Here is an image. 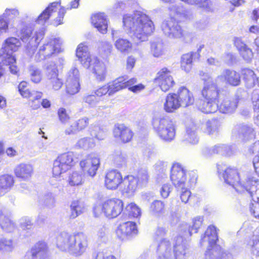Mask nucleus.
<instances>
[{
	"label": "nucleus",
	"mask_w": 259,
	"mask_h": 259,
	"mask_svg": "<svg viewBox=\"0 0 259 259\" xmlns=\"http://www.w3.org/2000/svg\"><path fill=\"white\" fill-rule=\"evenodd\" d=\"M122 23L123 29L135 41L147 40L155 29L153 21L140 11L123 15Z\"/></svg>",
	"instance_id": "nucleus-1"
},
{
	"label": "nucleus",
	"mask_w": 259,
	"mask_h": 259,
	"mask_svg": "<svg viewBox=\"0 0 259 259\" xmlns=\"http://www.w3.org/2000/svg\"><path fill=\"white\" fill-rule=\"evenodd\" d=\"M56 244L61 250L75 256H79L85 253L88 248V237L82 232L70 234L63 232L57 236Z\"/></svg>",
	"instance_id": "nucleus-2"
},
{
	"label": "nucleus",
	"mask_w": 259,
	"mask_h": 259,
	"mask_svg": "<svg viewBox=\"0 0 259 259\" xmlns=\"http://www.w3.org/2000/svg\"><path fill=\"white\" fill-rule=\"evenodd\" d=\"M225 165L218 164V172L222 175L225 182L234 188L236 192L244 193L249 191L248 187H253L255 181L249 174L241 175L237 170L231 167H225Z\"/></svg>",
	"instance_id": "nucleus-3"
},
{
	"label": "nucleus",
	"mask_w": 259,
	"mask_h": 259,
	"mask_svg": "<svg viewBox=\"0 0 259 259\" xmlns=\"http://www.w3.org/2000/svg\"><path fill=\"white\" fill-rule=\"evenodd\" d=\"M76 55L83 67L92 72L98 80H105L107 72L105 64L96 56L90 54L86 45L80 44L76 49Z\"/></svg>",
	"instance_id": "nucleus-4"
},
{
	"label": "nucleus",
	"mask_w": 259,
	"mask_h": 259,
	"mask_svg": "<svg viewBox=\"0 0 259 259\" xmlns=\"http://www.w3.org/2000/svg\"><path fill=\"white\" fill-rule=\"evenodd\" d=\"M202 241H207L209 246L205 253V259H230L231 255L228 253L220 246L216 245L218 235L216 228L213 226H209L202 238Z\"/></svg>",
	"instance_id": "nucleus-5"
},
{
	"label": "nucleus",
	"mask_w": 259,
	"mask_h": 259,
	"mask_svg": "<svg viewBox=\"0 0 259 259\" xmlns=\"http://www.w3.org/2000/svg\"><path fill=\"white\" fill-rule=\"evenodd\" d=\"M153 128L162 140L170 142L176 136V122L168 117H154L152 119Z\"/></svg>",
	"instance_id": "nucleus-6"
},
{
	"label": "nucleus",
	"mask_w": 259,
	"mask_h": 259,
	"mask_svg": "<svg viewBox=\"0 0 259 259\" xmlns=\"http://www.w3.org/2000/svg\"><path fill=\"white\" fill-rule=\"evenodd\" d=\"M123 202L119 199L110 198L97 203L93 209L95 217L103 214L108 218H115L120 214L123 209Z\"/></svg>",
	"instance_id": "nucleus-7"
},
{
	"label": "nucleus",
	"mask_w": 259,
	"mask_h": 259,
	"mask_svg": "<svg viewBox=\"0 0 259 259\" xmlns=\"http://www.w3.org/2000/svg\"><path fill=\"white\" fill-rule=\"evenodd\" d=\"M135 82L136 79L134 78L128 79L127 76H121L112 82L98 88L94 91V93L98 97H101L106 95L111 96L118 91L127 88Z\"/></svg>",
	"instance_id": "nucleus-8"
},
{
	"label": "nucleus",
	"mask_w": 259,
	"mask_h": 259,
	"mask_svg": "<svg viewBox=\"0 0 259 259\" xmlns=\"http://www.w3.org/2000/svg\"><path fill=\"white\" fill-rule=\"evenodd\" d=\"M44 35V28L34 32L31 27H24L21 29L20 37L23 42L27 43L26 50L29 55H32L34 53Z\"/></svg>",
	"instance_id": "nucleus-9"
},
{
	"label": "nucleus",
	"mask_w": 259,
	"mask_h": 259,
	"mask_svg": "<svg viewBox=\"0 0 259 259\" xmlns=\"http://www.w3.org/2000/svg\"><path fill=\"white\" fill-rule=\"evenodd\" d=\"M167 232L165 228L158 227L154 234V239L157 242V259H173L171 242L167 238L162 239Z\"/></svg>",
	"instance_id": "nucleus-10"
},
{
	"label": "nucleus",
	"mask_w": 259,
	"mask_h": 259,
	"mask_svg": "<svg viewBox=\"0 0 259 259\" xmlns=\"http://www.w3.org/2000/svg\"><path fill=\"white\" fill-rule=\"evenodd\" d=\"M66 9L61 6V1L51 3L38 17L35 22L36 23L44 25L49 18L52 16H56L55 19L58 25L62 23Z\"/></svg>",
	"instance_id": "nucleus-11"
},
{
	"label": "nucleus",
	"mask_w": 259,
	"mask_h": 259,
	"mask_svg": "<svg viewBox=\"0 0 259 259\" xmlns=\"http://www.w3.org/2000/svg\"><path fill=\"white\" fill-rule=\"evenodd\" d=\"M170 179L177 189H184L185 187H191L196 182V178L195 177L187 181V171L179 163L173 164L171 170Z\"/></svg>",
	"instance_id": "nucleus-12"
},
{
	"label": "nucleus",
	"mask_w": 259,
	"mask_h": 259,
	"mask_svg": "<svg viewBox=\"0 0 259 259\" xmlns=\"http://www.w3.org/2000/svg\"><path fill=\"white\" fill-rule=\"evenodd\" d=\"M74 154L68 152L58 156L54 161L52 173L54 177H60L61 175L74 166Z\"/></svg>",
	"instance_id": "nucleus-13"
},
{
	"label": "nucleus",
	"mask_w": 259,
	"mask_h": 259,
	"mask_svg": "<svg viewBox=\"0 0 259 259\" xmlns=\"http://www.w3.org/2000/svg\"><path fill=\"white\" fill-rule=\"evenodd\" d=\"M256 132L252 124L239 123L234 126L232 131L233 139L239 142H247L254 140Z\"/></svg>",
	"instance_id": "nucleus-14"
},
{
	"label": "nucleus",
	"mask_w": 259,
	"mask_h": 259,
	"mask_svg": "<svg viewBox=\"0 0 259 259\" xmlns=\"http://www.w3.org/2000/svg\"><path fill=\"white\" fill-rule=\"evenodd\" d=\"M62 41L60 38L50 39L46 40L44 45L40 47L36 58L38 61L50 58L53 54L61 51Z\"/></svg>",
	"instance_id": "nucleus-15"
},
{
	"label": "nucleus",
	"mask_w": 259,
	"mask_h": 259,
	"mask_svg": "<svg viewBox=\"0 0 259 259\" xmlns=\"http://www.w3.org/2000/svg\"><path fill=\"white\" fill-rule=\"evenodd\" d=\"M161 30L165 36L174 39H180L184 36L182 27L172 17L164 20L161 25Z\"/></svg>",
	"instance_id": "nucleus-16"
},
{
	"label": "nucleus",
	"mask_w": 259,
	"mask_h": 259,
	"mask_svg": "<svg viewBox=\"0 0 259 259\" xmlns=\"http://www.w3.org/2000/svg\"><path fill=\"white\" fill-rule=\"evenodd\" d=\"M67 92L74 95L80 90V73L76 67H72L67 73L65 77Z\"/></svg>",
	"instance_id": "nucleus-17"
},
{
	"label": "nucleus",
	"mask_w": 259,
	"mask_h": 259,
	"mask_svg": "<svg viewBox=\"0 0 259 259\" xmlns=\"http://www.w3.org/2000/svg\"><path fill=\"white\" fill-rule=\"evenodd\" d=\"M79 164L83 171L86 172L88 176L94 177L100 166V160L98 155L92 153L81 160Z\"/></svg>",
	"instance_id": "nucleus-18"
},
{
	"label": "nucleus",
	"mask_w": 259,
	"mask_h": 259,
	"mask_svg": "<svg viewBox=\"0 0 259 259\" xmlns=\"http://www.w3.org/2000/svg\"><path fill=\"white\" fill-rule=\"evenodd\" d=\"M155 81L164 92L169 91L175 84L170 71L166 68H163L158 72Z\"/></svg>",
	"instance_id": "nucleus-19"
},
{
	"label": "nucleus",
	"mask_w": 259,
	"mask_h": 259,
	"mask_svg": "<svg viewBox=\"0 0 259 259\" xmlns=\"http://www.w3.org/2000/svg\"><path fill=\"white\" fill-rule=\"evenodd\" d=\"M171 251L175 259H188L190 254L189 247L182 236H178L171 242Z\"/></svg>",
	"instance_id": "nucleus-20"
},
{
	"label": "nucleus",
	"mask_w": 259,
	"mask_h": 259,
	"mask_svg": "<svg viewBox=\"0 0 259 259\" xmlns=\"http://www.w3.org/2000/svg\"><path fill=\"white\" fill-rule=\"evenodd\" d=\"M204 81V87L201 91L202 97L205 100L219 102L220 90L210 77L203 78Z\"/></svg>",
	"instance_id": "nucleus-21"
},
{
	"label": "nucleus",
	"mask_w": 259,
	"mask_h": 259,
	"mask_svg": "<svg viewBox=\"0 0 259 259\" xmlns=\"http://www.w3.org/2000/svg\"><path fill=\"white\" fill-rule=\"evenodd\" d=\"M24 259H50L47 244L44 242L36 243L26 253Z\"/></svg>",
	"instance_id": "nucleus-22"
},
{
	"label": "nucleus",
	"mask_w": 259,
	"mask_h": 259,
	"mask_svg": "<svg viewBox=\"0 0 259 259\" xmlns=\"http://www.w3.org/2000/svg\"><path fill=\"white\" fill-rule=\"evenodd\" d=\"M115 232L119 239L124 240L128 237L137 234L138 230L135 223L128 221L120 224Z\"/></svg>",
	"instance_id": "nucleus-23"
},
{
	"label": "nucleus",
	"mask_w": 259,
	"mask_h": 259,
	"mask_svg": "<svg viewBox=\"0 0 259 259\" xmlns=\"http://www.w3.org/2000/svg\"><path fill=\"white\" fill-rule=\"evenodd\" d=\"M113 136L118 140L125 143L130 142L133 138L132 131L123 124H116L113 129Z\"/></svg>",
	"instance_id": "nucleus-24"
},
{
	"label": "nucleus",
	"mask_w": 259,
	"mask_h": 259,
	"mask_svg": "<svg viewBox=\"0 0 259 259\" xmlns=\"http://www.w3.org/2000/svg\"><path fill=\"white\" fill-rule=\"evenodd\" d=\"M121 174L116 170L108 171L105 178V185L108 189L115 190L122 183Z\"/></svg>",
	"instance_id": "nucleus-25"
},
{
	"label": "nucleus",
	"mask_w": 259,
	"mask_h": 259,
	"mask_svg": "<svg viewBox=\"0 0 259 259\" xmlns=\"http://www.w3.org/2000/svg\"><path fill=\"white\" fill-rule=\"evenodd\" d=\"M34 173V168L32 164L21 163L17 165L14 169L16 177L24 181H28Z\"/></svg>",
	"instance_id": "nucleus-26"
},
{
	"label": "nucleus",
	"mask_w": 259,
	"mask_h": 259,
	"mask_svg": "<svg viewBox=\"0 0 259 259\" xmlns=\"http://www.w3.org/2000/svg\"><path fill=\"white\" fill-rule=\"evenodd\" d=\"M217 80H220L232 86H238L241 82L239 73L230 69L224 70L222 74L218 76Z\"/></svg>",
	"instance_id": "nucleus-27"
},
{
	"label": "nucleus",
	"mask_w": 259,
	"mask_h": 259,
	"mask_svg": "<svg viewBox=\"0 0 259 259\" xmlns=\"http://www.w3.org/2000/svg\"><path fill=\"white\" fill-rule=\"evenodd\" d=\"M122 191L128 196H133L137 190L140 188L136 178L133 175L125 177L122 181Z\"/></svg>",
	"instance_id": "nucleus-28"
},
{
	"label": "nucleus",
	"mask_w": 259,
	"mask_h": 259,
	"mask_svg": "<svg viewBox=\"0 0 259 259\" xmlns=\"http://www.w3.org/2000/svg\"><path fill=\"white\" fill-rule=\"evenodd\" d=\"M91 22L93 25L101 33L105 34L107 31L108 20L104 13H96L92 15Z\"/></svg>",
	"instance_id": "nucleus-29"
},
{
	"label": "nucleus",
	"mask_w": 259,
	"mask_h": 259,
	"mask_svg": "<svg viewBox=\"0 0 259 259\" xmlns=\"http://www.w3.org/2000/svg\"><path fill=\"white\" fill-rule=\"evenodd\" d=\"M176 94L181 107H187L193 104L194 98L193 93L186 87H180Z\"/></svg>",
	"instance_id": "nucleus-30"
},
{
	"label": "nucleus",
	"mask_w": 259,
	"mask_h": 259,
	"mask_svg": "<svg viewBox=\"0 0 259 259\" xmlns=\"http://www.w3.org/2000/svg\"><path fill=\"white\" fill-rule=\"evenodd\" d=\"M203 152L205 155H209L213 154H221L222 155L231 156L235 153V150L232 146L222 144H218L211 147L210 149H204Z\"/></svg>",
	"instance_id": "nucleus-31"
},
{
	"label": "nucleus",
	"mask_w": 259,
	"mask_h": 259,
	"mask_svg": "<svg viewBox=\"0 0 259 259\" xmlns=\"http://www.w3.org/2000/svg\"><path fill=\"white\" fill-rule=\"evenodd\" d=\"M181 107L176 93H169L167 95L163 103V109L166 112L173 113Z\"/></svg>",
	"instance_id": "nucleus-32"
},
{
	"label": "nucleus",
	"mask_w": 259,
	"mask_h": 259,
	"mask_svg": "<svg viewBox=\"0 0 259 259\" xmlns=\"http://www.w3.org/2000/svg\"><path fill=\"white\" fill-rule=\"evenodd\" d=\"M238 102L237 98H225L219 105V110L223 113H233L237 107Z\"/></svg>",
	"instance_id": "nucleus-33"
},
{
	"label": "nucleus",
	"mask_w": 259,
	"mask_h": 259,
	"mask_svg": "<svg viewBox=\"0 0 259 259\" xmlns=\"http://www.w3.org/2000/svg\"><path fill=\"white\" fill-rule=\"evenodd\" d=\"M21 45L20 41L16 37H12L7 38L3 45L4 56H6L7 53L13 55V53L17 51Z\"/></svg>",
	"instance_id": "nucleus-34"
},
{
	"label": "nucleus",
	"mask_w": 259,
	"mask_h": 259,
	"mask_svg": "<svg viewBox=\"0 0 259 259\" xmlns=\"http://www.w3.org/2000/svg\"><path fill=\"white\" fill-rule=\"evenodd\" d=\"M13 176L5 174L0 176V196H3L10 191L14 184Z\"/></svg>",
	"instance_id": "nucleus-35"
},
{
	"label": "nucleus",
	"mask_w": 259,
	"mask_h": 259,
	"mask_svg": "<svg viewBox=\"0 0 259 259\" xmlns=\"http://www.w3.org/2000/svg\"><path fill=\"white\" fill-rule=\"evenodd\" d=\"M242 75L246 88H253L257 83L258 79L253 70L245 68L242 70Z\"/></svg>",
	"instance_id": "nucleus-36"
},
{
	"label": "nucleus",
	"mask_w": 259,
	"mask_h": 259,
	"mask_svg": "<svg viewBox=\"0 0 259 259\" xmlns=\"http://www.w3.org/2000/svg\"><path fill=\"white\" fill-rule=\"evenodd\" d=\"M184 140L192 144H196L198 142L196 126L193 122H191L187 125Z\"/></svg>",
	"instance_id": "nucleus-37"
},
{
	"label": "nucleus",
	"mask_w": 259,
	"mask_h": 259,
	"mask_svg": "<svg viewBox=\"0 0 259 259\" xmlns=\"http://www.w3.org/2000/svg\"><path fill=\"white\" fill-rule=\"evenodd\" d=\"M151 53L153 57L159 58L165 54V48L161 39H156L151 43Z\"/></svg>",
	"instance_id": "nucleus-38"
},
{
	"label": "nucleus",
	"mask_w": 259,
	"mask_h": 259,
	"mask_svg": "<svg viewBox=\"0 0 259 259\" xmlns=\"http://www.w3.org/2000/svg\"><path fill=\"white\" fill-rule=\"evenodd\" d=\"M198 108L201 112L206 114L214 113L219 109L218 102L204 99L198 105Z\"/></svg>",
	"instance_id": "nucleus-39"
},
{
	"label": "nucleus",
	"mask_w": 259,
	"mask_h": 259,
	"mask_svg": "<svg viewBox=\"0 0 259 259\" xmlns=\"http://www.w3.org/2000/svg\"><path fill=\"white\" fill-rule=\"evenodd\" d=\"M84 182V176L82 171H74L68 177L67 183L70 186H78L81 185Z\"/></svg>",
	"instance_id": "nucleus-40"
},
{
	"label": "nucleus",
	"mask_w": 259,
	"mask_h": 259,
	"mask_svg": "<svg viewBox=\"0 0 259 259\" xmlns=\"http://www.w3.org/2000/svg\"><path fill=\"white\" fill-rule=\"evenodd\" d=\"M149 210L152 215L160 217L165 212V204L160 200H155L150 204Z\"/></svg>",
	"instance_id": "nucleus-41"
},
{
	"label": "nucleus",
	"mask_w": 259,
	"mask_h": 259,
	"mask_svg": "<svg viewBox=\"0 0 259 259\" xmlns=\"http://www.w3.org/2000/svg\"><path fill=\"white\" fill-rule=\"evenodd\" d=\"M5 59L3 60V63L7 66H9L10 72L14 75H18L19 72V69L16 65V59L14 55H12L9 53H7L6 56H4Z\"/></svg>",
	"instance_id": "nucleus-42"
},
{
	"label": "nucleus",
	"mask_w": 259,
	"mask_h": 259,
	"mask_svg": "<svg viewBox=\"0 0 259 259\" xmlns=\"http://www.w3.org/2000/svg\"><path fill=\"white\" fill-rule=\"evenodd\" d=\"M110 159L118 167H122L126 163V157L120 150L114 151L110 155Z\"/></svg>",
	"instance_id": "nucleus-43"
},
{
	"label": "nucleus",
	"mask_w": 259,
	"mask_h": 259,
	"mask_svg": "<svg viewBox=\"0 0 259 259\" xmlns=\"http://www.w3.org/2000/svg\"><path fill=\"white\" fill-rule=\"evenodd\" d=\"M115 48L122 53H127L132 48V44L127 39L119 38L114 42Z\"/></svg>",
	"instance_id": "nucleus-44"
},
{
	"label": "nucleus",
	"mask_w": 259,
	"mask_h": 259,
	"mask_svg": "<svg viewBox=\"0 0 259 259\" xmlns=\"http://www.w3.org/2000/svg\"><path fill=\"white\" fill-rule=\"evenodd\" d=\"M0 226L3 230L6 232H13L16 229L15 224L4 212L0 218Z\"/></svg>",
	"instance_id": "nucleus-45"
},
{
	"label": "nucleus",
	"mask_w": 259,
	"mask_h": 259,
	"mask_svg": "<svg viewBox=\"0 0 259 259\" xmlns=\"http://www.w3.org/2000/svg\"><path fill=\"white\" fill-rule=\"evenodd\" d=\"M15 247V243L13 239L4 237L0 238V252H11Z\"/></svg>",
	"instance_id": "nucleus-46"
},
{
	"label": "nucleus",
	"mask_w": 259,
	"mask_h": 259,
	"mask_svg": "<svg viewBox=\"0 0 259 259\" xmlns=\"http://www.w3.org/2000/svg\"><path fill=\"white\" fill-rule=\"evenodd\" d=\"M28 72L30 80L35 83H38L42 79L41 70L37 67L31 65L29 67Z\"/></svg>",
	"instance_id": "nucleus-47"
},
{
	"label": "nucleus",
	"mask_w": 259,
	"mask_h": 259,
	"mask_svg": "<svg viewBox=\"0 0 259 259\" xmlns=\"http://www.w3.org/2000/svg\"><path fill=\"white\" fill-rule=\"evenodd\" d=\"M70 208L71 212L70 217L71 219H75L84 210L83 204L78 200L73 201L70 205Z\"/></svg>",
	"instance_id": "nucleus-48"
},
{
	"label": "nucleus",
	"mask_w": 259,
	"mask_h": 259,
	"mask_svg": "<svg viewBox=\"0 0 259 259\" xmlns=\"http://www.w3.org/2000/svg\"><path fill=\"white\" fill-rule=\"evenodd\" d=\"M135 177L140 187L145 186L148 183L149 177L147 169L141 168L139 169Z\"/></svg>",
	"instance_id": "nucleus-49"
},
{
	"label": "nucleus",
	"mask_w": 259,
	"mask_h": 259,
	"mask_svg": "<svg viewBox=\"0 0 259 259\" xmlns=\"http://www.w3.org/2000/svg\"><path fill=\"white\" fill-rule=\"evenodd\" d=\"M47 79L59 76L58 69L56 63L54 62H48L44 68Z\"/></svg>",
	"instance_id": "nucleus-50"
},
{
	"label": "nucleus",
	"mask_w": 259,
	"mask_h": 259,
	"mask_svg": "<svg viewBox=\"0 0 259 259\" xmlns=\"http://www.w3.org/2000/svg\"><path fill=\"white\" fill-rule=\"evenodd\" d=\"M95 146L94 140L91 138H83L77 141L75 145L77 149L88 150L93 148Z\"/></svg>",
	"instance_id": "nucleus-51"
},
{
	"label": "nucleus",
	"mask_w": 259,
	"mask_h": 259,
	"mask_svg": "<svg viewBox=\"0 0 259 259\" xmlns=\"http://www.w3.org/2000/svg\"><path fill=\"white\" fill-rule=\"evenodd\" d=\"M194 54L193 53H187L183 55L181 58V68L186 72H189L191 69Z\"/></svg>",
	"instance_id": "nucleus-52"
},
{
	"label": "nucleus",
	"mask_w": 259,
	"mask_h": 259,
	"mask_svg": "<svg viewBox=\"0 0 259 259\" xmlns=\"http://www.w3.org/2000/svg\"><path fill=\"white\" fill-rule=\"evenodd\" d=\"M253 180L255 182L253 185V187H250V188H248L249 191H246L244 193L249 194L252 199L253 203H259V182L253 177Z\"/></svg>",
	"instance_id": "nucleus-53"
},
{
	"label": "nucleus",
	"mask_w": 259,
	"mask_h": 259,
	"mask_svg": "<svg viewBox=\"0 0 259 259\" xmlns=\"http://www.w3.org/2000/svg\"><path fill=\"white\" fill-rule=\"evenodd\" d=\"M203 221V218L201 216H198L194 218L193 220V226L191 228L188 226L186 224L185 225V228L188 229V232H186V233L191 235L193 233H197L198 229L202 225Z\"/></svg>",
	"instance_id": "nucleus-54"
},
{
	"label": "nucleus",
	"mask_w": 259,
	"mask_h": 259,
	"mask_svg": "<svg viewBox=\"0 0 259 259\" xmlns=\"http://www.w3.org/2000/svg\"><path fill=\"white\" fill-rule=\"evenodd\" d=\"M63 85V82L59 76L47 79V87L54 91L60 90Z\"/></svg>",
	"instance_id": "nucleus-55"
},
{
	"label": "nucleus",
	"mask_w": 259,
	"mask_h": 259,
	"mask_svg": "<svg viewBox=\"0 0 259 259\" xmlns=\"http://www.w3.org/2000/svg\"><path fill=\"white\" fill-rule=\"evenodd\" d=\"M97 97L94 91L91 93L85 94L82 97V100L84 103L87 104L90 107H93L96 106L99 102Z\"/></svg>",
	"instance_id": "nucleus-56"
},
{
	"label": "nucleus",
	"mask_w": 259,
	"mask_h": 259,
	"mask_svg": "<svg viewBox=\"0 0 259 259\" xmlns=\"http://www.w3.org/2000/svg\"><path fill=\"white\" fill-rule=\"evenodd\" d=\"M220 125V122L215 119L208 120L206 123V132L209 135H212L218 132Z\"/></svg>",
	"instance_id": "nucleus-57"
},
{
	"label": "nucleus",
	"mask_w": 259,
	"mask_h": 259,
	"mask_svg": "<svg viewBox=\"0 0 259 259\" xmlns=\"http://www.w3.org/2000/svg\"><path fill=\"white\" fill-rule=\"evenodd\" d=\"M125 210L130 217L138 218L141 215L140 208L134 203L127 205Z\"/></svg>",
	"instance_id": "nucleus-58"
},
{
	"label": "nucleus",
	"mask_w": 259,
	"mask_h": 259,
	"mask_svg": "<svg viewBox=\"0 0 259 259\" xmlns=\"http://www.w3.org/2000/svg\"><path fill=\"white\" fill-rule=\"evenodd\" d=\"M106 132V129L104 127L94 126L93 129L91 131V134L97 139L102 140L105 138Z\"/></svg>",
	"instance_id": "nucleus-59"
},
{
	"label": "nucleus",
	"mask_w": 259,
	"mask_h": 259,
	"mask_svg": "<svg viewBox=\"0 0 259 259\" xmlns=\"http://www.w3.org/2000/svg\"><path fill=\"white\" fill-rule=\"evenodd\" d=\"M112 45L110 42L108 41H103L101 42V45L100 47V51L105 56H108L110 55L112 51Z\"/></svg>",
	"instance_id": "nucleus-60"
},
{
	"label": "nucleus",
	"mask_w": 259,
	"mask_h": 259,
	"mask_svg": "<svg viewBox=\"0 0 259 259\" xmlns=\"http://www.w3.org/2000/svg\"><path fill=\"white\" fill-rule=\"evenodd\" d=\"M58 115L60 121L63 124L67 123L70 120V117L65 108H61L58 111Z\"/></svg>",
	"instance_id": "nucleus-61"
},
{
	"label": "nucleus",
	"mask_w": 259,
	"mask_h": 259,
	"mask_svg": "<svg viewBox=\"0 0 259 259\" xmlns=\"http://www.w3.org/2000/svg\"><path fill=\"white\" fill-rule=\"evenodd\" d=\"M20 226L23 230L31 229L33 224L31 220L28 217H23L20 220Z\"/></svg>",
	"instance_id": "nucleus-62"
},
{
	"label": "nucleus",
	"mask_w": 259,
	"mask_h": 259,
	"mask_svg": "<svg viewBox=\"0 0 259 259\" xmlns=\"http://www.w3.org/2000/svg\"><path fill=\"white\" fill-rule=\"evenodd\" d=\"M252 248V252L257 255L259 254V237L258 236H253L252 240L249 243Z\"/></svg>",
	"instance_id": "nucleus-63"
},
{
	"label": "nucleus",
	"mask_w": 259,
	"mask_h": 259,
	"mask_svg": "<svg viewBox=\"0 0 259 259\" xmlns=\"http://www.w3.org/2000/svg\"><path fill=\"white\" fill-rule=\"evenodd\" d=\"M251 100L254 111L259 110V90H254L252 94Z\"/></svg>",
	"instance_id": "nucleus-64"
}]
</instances>
